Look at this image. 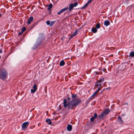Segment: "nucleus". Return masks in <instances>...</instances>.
I'll list each match as a JSON object with an SVG mask.
<instances>
[{
  "label": "nucleus",
  "instance_id": "nucleus-38",
  "mask_svg": "<svg viewBox=\"0 0 134 134\" xmlns=\"http://www.w3.org/2000/svg\"><path fill=\"white\" fill-rule=\"evenodd\" d=\"M105 70V68H104V69H103V71H104V72H105V71H104V70Z\"/></svg>",
  "mask_w": 134,
  "mask_h": 134
},
{
  "label": "nucleus",
  "instance_id": "nucleus-39",
  "mask_svg": "<svg viewBox=\"0 0 134 134\" xmlns=\"http://www.w3.org/2000/svg\"><path fill=\"white\" fill-rule=\"evenodd\" d=\"M125 104H127H127H128V103H125Z\"/></svg>",
  "mask_w": 134,
  "mask_h": 134
},
{
  "label": "nucleus",
  "instance_id": "nucleus-1",
  "mask_svg": "<svg viewBox=\"0 0 134 134\" xmlns=\"http://www.w3.org/2000/svg\"><path fill=\"white\" fill-rule=\"evenodd\" d=\"M64 107L66 108L68 107V109L74 110L75 109L73 107H76L79 105L81 102V100L80 98H77L76 99H72L70 102H68L67 103V101L65 98L63 99Z\"/></svg>",
  "mask_w": 134,
  "mask_h": 134
},
{
  "label": "nucleus",
  "instance_id": "nucleus-20",
  "mask_svg": "<svg viewBox=\"0 0 134 134\" xmlns=\"http://www.w3.org/2000/svg\"><path fill=\"white\" fill-rule=\"evenodd\" d=\"M89 4H88V3L87 2V3H86L85 4L83 7H82L81 8V9H84Z\"/></svg>",
  "mask_w": 134,
  "mask_h": 134
},
{
  "label": "nucleus",
  "instance_id": "nucleus-30",
  "mask_svg": "<svg viewBox=\"0 0 134 134\" xmlns=\"http://www.w3.org/2000/svg\"><path fill=\"white\" fill-rule=\"evenodd\" d=\"M100 90V88H98L97 90L95 91V92L97 94L99 91Z\"/></svg>",
  "mask_w": 134,
  "mask_h": 134
},
{
  "label": "nucleus",
  "instance_id": "nucleus-13",
  "mask_svg": "<svg viewBox=\"0 0 134 134\" xmlns=\"http://www.w3.org/2000/svg\"><path fill=\"white\" fill-rule=\"evenodd\" d=\"M97 94L94 92L92 95L89 98L90 100H91L94 98Z\"/></svg>",
  "mask_w": 134,
  "mask_h": 134
},
{
  "label": "nucleus",
  "instance_id": "nucleus-41",
  "mask_svg": "<svg viewBox=\"0 0 134 134\" xmlns=\"http://www.w3.org/2000/svg\"><path fill=\"white\" fill-rule=\"evenodd\" d=\"M51 11H50V13H51Z\"/></svg>",
  "mask_w": 134,
  "mask_h": 134
},
{
  "label": "nucleus",
  "instance_id": "nucleus-31",
  "mask_svg": "<svg viewBox=\"0 0 134 134\" xmlns=\"http://www.w3.org/2000/svg\"><path fill=\"white\" fill-rule=\"evenodd\" d=\"M71 99V98L69 97H67V98L66 99V100H69V102H70V100Z\"/></svg>",
  "mask_w": 134,
  "mask_h": 134
},
{
  "label": "nucleus",
  "instance_id": "nucleus-36",
  "mask_svg": "<svg viewBox=\"0 0 134 134\" xmlns=\"http://www.w3.org/2000/svg\"><path fill=\"white\" fill-rule=\"evenodd\" d=\"M2 49H0V53H2Z\"/></svg>",
  "mask_w": 134,
  "mask_h": 134
},
{
  "label": "nucleus",
  "instance_id": "nucleus-9",
  "mask_svg": "<svg viewBox=\"0 0 134 134\" xmlns=\"http://www.w3.org/2000/svg\"><path fill=\"white\" fill-rule=\"evenodd\" d=\"M118 121L120 124H123V121L120 116H119L118 117Z\"/></svg>",
  "mask_w": 134,
  "mask_h": 134
},
{
  "label": "nucleus",
  "instance_id": "nucleus-28",
  "mask_svg": "<svg viewBox=\"0 0 134 134\" xmlns=\"http://www.w3.org/2000/svg\"><path fill=\"white\" fill-rule=\"evenodd\" d=\"M26 30V28L24 27H23L21 29V31L22 32H23L24 31Z\"/></svg>",
  "mask_w": 134,
  "mask_h": 134
},
{
  "label": "nucleus",
  "instance_id": "nucleus-43",
  "mask_svg": "<svg viewBox=\"0 0 134 134\" xmlns=\"http://www.w3.org/2000/svg\"><path fill=\"white\" fill-rule=\"evenodd\" d=\"M95 88V87L94 88H93V89H94V88Z\"/></svg>",
  "mask_w": 134,
  "mask_h": 134
},
{
  "label": "nucleus",
  "instance_id": "nucleus-4",
  "mask_svg": "<svg viewBox=\"0 0 134 134\" xmlns=\"http://www.w3.org/2000/svg\"><path fill=\"white\" fill-rule=\"evenodd\" d=\"M99 81V80H98L96 83L95 85V89H96V88L100 89V87L101 86V82Z\"/></svg>",
  "mask_w": 134,
  "mask_h": 134
},
{
  "label": "nucleus",
  "instance_id": "nucleus-42",
  "mask_svg": "<svg viewBox=\"0 0 134 134\" xmlns=\"http://www.w3.org/2000/svg\"><path fill=\"white\" fill-rule=\"evenodd\" d=\"M2 15V14H0V15Z\"/></svg>",
  "mask_w": 134,
  "mask_h": 134
},
{
  "label": "nucleus",
  "instance_id": "nucleus-29",
  "mask_svg": "<svg viewBox=\"0 0 134 134\" xmlns=\"http://www.w3.org/2000/svg\"><path fill=\"white\" fill-rule=\"evenodd\" d=\"M36 91V90L34 89H31V92L32 93H34Z\"/></svg>",
  "mask_w": 134,
  "mask_h": 134
},
{
  "label": "nucleus",
  "instance_id": "nucleus-21",
  "mask_svg": "<svg viewBox=\"0 0 134 134\" xmlns=\"http://www.w3.org/2000/svg\"><path fill=\"white\" fill-rule=\"evenodd\" d=\"M129 56L131 57H134V51L131 52L130 53Z\"/></svg>",
  "mask_w": 134,
  "mask_h": 134
},
{
  "label": "nucleus",
  "instance_id": "nucleus-37",
  "mask_svg": "<svg viewBox=\"0 0 134 134\" xmlns=\"http://www.w3.org/2000/svg\"><path fill=\"white\" fill-rule=\"evenodd\" d=\"M109 88V87H108V88H106V89H104L103 90V91H104V90H106V89H108V88Z\"/></svg>",
  "mask_w": 134,
  "mask_h": 134
},
{
  "label": "nucleus",
  "instance_id": "nucleus-8",
  "mask_svg": "<svg viewBox=\"0 0 134 134\" xmlns=\"http://www.w3.org/2000/svg\"><path fill=\"white\" fill-rule=\"evenodd\" d=\"M97 114L96 113H95L94 115L90 118V120L92 121H94V119L97 117Z\"/></svg>",
  "mask_w": 134,
  "mask_h": 134
},
{
  "label": "nucleus",
  "instance_id": "nucleus-40",
  "mask_svg": "<svg viewBox=\"0 0 134 134\" xmlns=\"http://www.w3.org/2000/svg\"><path fill=\"white\" fill-rule=\"evenodd\" d=\"M102 91L101 92V93H102Z\"/></svg>",
  "mask_w": 134,
  "mask_h": 134
},
{
  "label": "nucleus",
  "instance_id": "nucleus-17",
  "mask_svg": "<svg viewBox=\"0 0 134 134\" xmlns=\"http://www.w3.org/2000/svg\"><path fill=\"white\" fill-rule=\"evenodd\" d=\"M65 64V62L63 60H61L60 63H59V65L61 66H64Z\"/></svg>",
  "mask_w": 134,
  "mask_h": 134
},
{
  "label": "nucleus",
  "instance_id": "nucleus-35",
  "mask_svg": "<svg viewBox=\"0 0 134 134\" xmlns=\"http://www.w3.org/2000/svg\"><path fill=\"white\" fill-rule=\"evenodd\" d=\"M23 32H22L21 31V32H19V35H21L22 34V33H23Z\"/></svg>",
  "mask_w": 134,
  "mask_h": 134
},
{
  "label": "nucleus",
  "instance_id": "nucleus-3",
  "mask_svg": "<svg viewBox=\"0 0 134 134\" xmlns=\"http://www.w3.org/2000/svg\"><path fill=\"white\" fill-rule=\"evenodd\" d=\"M110 111V110L108 108L105 109L98 116L99 118V119H103V117L105 116H106L107 115H108Z\"/></svg>",
  "mask_w": 134,
  "mask_h": 134
},
{
  "label": "nucleus",
  "instance_id": "nucleus-12",
  "mask_svg": "<svg viewBox=\"0 0 134 134\" xmlns=\"http://www.w3.org/2000/svg\"><path fill=\"white\" fill-rule=\"evenodd\" d=\"M72 129V126L71 125L68 124L67 127V130L69 131H70Z\"/></svg>",
  "mask_w": 134,
  "mask_h": 134
},
{
  "label": "nucleus",
  "instance_id": "nucleus-34",
  "mask_svg": "<svg viewBox=\"0 0 134 134\" xmlns=\"http://www.w3.org/2000/svg\"><path fill=\"white\" fill-rule=\"evenodd\" d=\"M95 73L96 74H100V72L98 71H96Z\"/></svg>",
  "mask_w": 134,
  "mask_h": 134
},
{
  "label": "nucleus",
  "instance_id": "nucleus-7",
  "mask_svg": "<svg viewBox=\"0 0 134 134\" xmlns=\"http://www.w3.org/2000/svg\"><path fill=\"white\" fill-rule=\"evenodd\" d=\"M29 122L27 121L25 122L23 124L22 128L23 129H26L29 125Z\"/></svg>",
  "mask_w": 134,
  "mask_h": 134
},
{
  "label": "nucleus",
  "instance_id": "nucleus-32",
  "mask_svg": "<svg viewBox=\"0 0 134 134\" xmlns=\"http://www.w3.org/2000/svg\"><path fill=\"white\" fill-rule=\"evenodd\" d=\"M36 23H35V24H33V25H32V28H31V29H32L36 25Z\"/></svg>",
  "mask_w": 134,
  "mask_h": 134
},
{
  "label": "nucleus",
  "instance_id": "nucleus-22",
  "mask_svg": "<svg viewBox=\"0 0 134 134\" xmlns=\"http://www.w3.org/2000/svg\"><path fill=\"white\" fill-rule=\"evenodd\" d=\"M96 28L97 29H98L100 27V25L99 23H98L96 24Z\"/></svg>",
  "mask_w": 134,
  "mask_h": 134
},
{
  "label": "nucleus",
  "instance_id": "nucleus-24",
  "mask_svg": "<svg viewBox=\"0 0 134 134\" xmlns=\"http://www.w3.org/2000/svg\"><path fill=\"white\" fill-rule=\"evenodd\" d=\"M71 4L74 7H76L78 5V3L77 2H76L75 3H71Z\"/></svg>",
  "mask_w": 134,
  "mask_h": 134
},
{
  "label": "nucleus",
  "instance_id": "nucleus-25",
  "mask_svg": "<svg viewBox=\"0 0 134 134\" xmlns=\"http://www.w3.org/2000/svg\"><path fill=\"white\" fill-rule=\"evenodd\" d=\"M104 80V77H102L101 79L98 80H99V81L101 82V83H102L103 82Z\"/></svg>",
  "mask_w": 134,
  "mask_h": 134
},
{
  "label": "nucleus",
  "instance_id": "nucleus-5",
  "mask_svg": "<svg viewBox=\"0 0 134 134\" xmlns=\"http://www.w3.org/2000/svg\"><path fill=\"white\" fill-rule=\"evenodd\" d=\"M46 23L48 25L49 27H51L54 24L55 22L54 21H53L50 22L49 21L47 20L46 21Z\"/></svg>",
  "mask_w": 134,
  "mask_h": 134
},
{
  "label": "nucleus",
  "instance_id": "nucleus-14",
  "mask_svg": "<svg viewBox=\"0 0 134 134\" xmlns=\"http://www.w3.org/2000/svg\"><path fill=\"white\" fill-rule=\"evenodd\" d=\"M71 97L72 99H76L77 96V95L76 94H71Z\"/></svg>",
  "mask_w": 134,
  "mask_h": 134
},
{
  "label": "nucleus",
  "instance_id": "nucleus-45",
  "mask_svg": "<svg viewBox=\"0 0 134 134\" xmlns=\"http://www.w3.org/2000/svg\"><path fill=\"white\" fill-rule=\"evenodd\" d=\"M16 97V99H17V97Z\"/></svg>",
  "mask_w": 134,
  "mask_h": 134
},
{
  "label": "nucleus",
  "instance_id": "nucleus-10",
  "mask_svg": "<svg viewBox=\"0 0 134 134\" xmlns=\"http://www.w3.org/2000/svg\"><path fill=\"white\" fill-rule=\"evenodd\" d=\"M110 21L108 20H105L104 23V25L106 27L110 25Z\"/></svg>",
  "mask_w": 134,
  "mask_h": 134
},
{
  "label": "nucleus",
  "instance_id": "nucleus-33",
  "mask_svg": "<svg viewBox=\"0 0 134 134\" xmlns=\"http://www.w3.org/2000/svg\"><path fill=\"white\" fill-rule=\"evenodd\" d=\"M93 0H89L87 2L88 3V4H89Z\"/></svg>",
  "mask_w": 134,
  "mask_h": 134
},
{
  "label": "nucleus",
  "instance_id": "nucleus-16",
  "mask_svg": "<svg viewBox=\"0 0 134 134\" xmlns=\"http://www.w3.org/2000/svg\"><path fill=\"white\" fill-rule=\"evenodd\" d=\"M74 7L71 4L69 5V8H68V9H69V11H71L72 10L73 8Z\"/></svg>",
  "mask_w": 134,
  "mask_h": 134
},
{
  "label": "nucleus",
  "instance_id": "nucleus-44",
  "mask_svg": "<svg viewBox=\"0 0 134 134\" xmlns=\"http://www.w3.org/2000/svg\"><path fill=\"white\" fill-rule=\"evenodd\" d=\"M95 88V87L94 88H93V89H94V88Z\"/></svg>",
  "mask_w": 134,
  "mask_h": 134
},
{
  "label": "nucleus",
  "instance_id": "nucleus-6",
  "mask_svg": "<svg viewBox=\"0 0 134 134\" xmlns=\"http://www.w3.org/2000/svg\"><path fill=\"white\" fill-rule=\"evenodd\" d=\"M68 9V8L67 7H65L64 8L60 10L59 12L57 13L58 15H59L62 13L63 12L66 10Z\"/></svg>",
  "mask_w": 134,
  "mask_h": 134
},
{
  "label": "nucleus",
  "instance_id": "nucleus-26",
  "mask_svg": "<svg viewBox=\"0 0 134 134\" xmlns=\"http://www.w3.org/2000/svg\"><path fill=\"white\" fill-rule=\"evenodd\" d=\"M33 88L34 89V90H36V91L37 89V88L36 87V84H34V85L33 86Z\"/></svg>",
  "mask_w": 134,
  "mask_h": 134
},
{
  "label": "nucleus",
  "instance_id": "nucleus-18",
  "mask_svg": "<svg viewBox=\"0 0 134 134\" xmlns=\"http://www.w3.org/2000/svg\"><path fill=\"white\" fill-rule=\"evenodd\" d=\"M91 31L95 33L97 32V30L96 28H92L91 29Z\"/></svg>",
  "mask_w": 134,
  "mask_h": 134
},
{
  "label": "nucleus",
  "instance_id": "nucleus-23",
  "mask_svg": "<svg viewBox=\"0 0 134 134\" xmlns=\"http://www.w3.org/2000/svg\"><path fill=\"white\" fill-rule=\"evenodd\" d=\"M53 7L52 4H49L48 6V8H47V10H50L51 8H52Z\"/></svg>",
  "mask_w": 134,
  "mask_h": 134
},
{
  "label": "nucleus",
  "instance_id": "nucleus-2",
  "mask_svg": "<svg viewBox=\"0 0 134 134\" xmlns=\"http://www.w3.org/2000/svg\"><path fill=\"white\" fill-rule=\"evenodd\" d=\"M7 72L5 69L2 68L0 69V78L3 80L6 78Z\"/></svg>",
  "mask_w": 134,
  "mask_h": 134
},
{
  "label": "nucleus",
  "instance_id": "nucleus-15",
  "mask_svg": "<svg viewBox=\"0 0 134 134\" xmlns=\"http://www.w3.org/2000/svg\"><path fill=\"white\" fill-rule=\"evenodd\" d=\"M46 121L47 122H48V125H51L52 122L51 121V120L49 119H47L46 120Z\"/></svg>",
  "mask_w": 134,
  "mask_h": 134
},
{
  "label": "nucleus",
  "instance_id": "nucleus-27",
  "mask_svg": "<svg viewBox=\"0 0 134 134\" xmlns=\"http://www.w3.org/2000/svg\"><path fill=\"white\" fill-rule=\"evenodd\" d=\"M133 7V5H131L128 6L127 7L128 9H131Z\"/></svg>",
  "mask_w": 134,
  "mask_h": 134
},
{
  "label": "nucleus",
  "instance_id": "nucleus-19",
  "mask_svg": "<svg viewBox=\"0 0 134 134\" xmlns=\"http://www.w3.org/2000/svg\"><path fill=\"white\" fill-rule=\"evenodd\" d=\"M78 32V30H76L74 32V33L71 35V37H72L76 35L77 34Z\"/></svg>",
  "mask_w": 134,
  "mask_h": 134
},
{
  "label": "nucleus",
  "instance_id": "nucleus-11",
  "mask_svg": "<svg viewBox=\"0 0 134 134\" xmlns=\"http://www.w3.org/2000/svg\"><path fill=\"white\" fill-rule=\"evenodd\" d=\"M33 18L32 16H31L27 20V24H30L33 20Z\"/></svg>",
  "mask_w": 134,
  "mask_h": 134
}]
</instances>
